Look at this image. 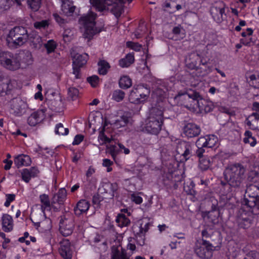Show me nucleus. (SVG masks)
<instances>
[{
	"label": "nucleus",
	"mask_w": 259,
	"mask_h": 259,
	"mask_svg": "<svg viewBox=\"0 0 259 259\" xmlns=\"http://www.w3.org/2000/svg\"><path fill=\"white\" fill-rule=\"evenodd\" d=\"M180 0H168L164 3V7L169 8L171 10V12H175L182 9L180 4H177Z\"/></svg>",
	"instance_id": "nucleus-37"
},
{
	"label": "nucleus",
	"mask_w": 259,
	"mask_h": 259,
	"mask_svg": "<svg viewBox=\"0 0 259 259\" xmlns=\"http://www.w3.org/2000/svg\"><path fill=\"white\" fill-rule=\"evenodd\" d=\"M35 151L39 155H40L42 157H45V158H47L48 157V156L46 155V154L52 156V154L53 153L52 151H50L48 148H43L39 146H37V147L35 149Z\"/></svg>",
	"instance_id": "nucleus-51"
},
{
	"label": "nucleus",
	"mask_w": 259,
	"mask_h": 259,
	"mask_svg": "<svg viewBox=\"0 0 259 259\" xmlns=\"http://www.w3.org/2000/svg\"><path fill=\"white\" fill-rule=\"evenodd\" d=\"M31 215L32 218H31V220L36 227L39 226L40 221L44 220L45 217V211L41 210V211L34 212L31 213Z\"/></svg>",
	"instance_id": "nucleus-34"
},
{
	"label": "nucleus",
	"mask_w": 259,
	"mask_h": 259,
	"mask_svg": "<svg viewBox=\"0 0 259 259\" xmlns=\"http://www.w3.org/2000/svg\"><path fill=\"white\" fill-rule=\"evenodd\" d=\"M218 137L214 135H207L200 137L196 142V145L206 148H212L216 145Z\"/></svg>",
	"instance_id": "nucleus-15"
},
{
	"label": "nucleus",
	"mask_w": 259,
	"mask_h": 259,
	"mask_svg": "<svg viewBox=\"0 0 259 259\" xmlns=\"http://www.w3.org/2000/svg\"><path fill=\"white\" fill-rule=\"evenodd\" d=\"M214 10L215 11V13L213 11L211 12V15L214 20L218 23H221L226 18L225 7L219 8L216 7Z\"/></svg>",
	"instance_id": "nucleus-25"
},
{
	"label": "nucleus",
	"mask_w": 259,
	"mask_h": 259,
	"mask_svg": "<svg viewBox=\"0 0 259 259\" xmlns=\"http://www.w3.org/2000/svg\"><path fill=\"white\" fill-rule=\"evenodd\" d=\"M251 208H246L243 205L238 211L236 215V223L240 229H247L253 224L254 215H258L259 214H255L252 212Z\"/></svg>",
	"instance_id": "nucleus-7"
},
{
	"label": "nucleus",
	"mask_w": 259,
	"mask_h": 259,
	"mask_svg": "<svg viewBox=\"0 0 259 259\" xmlns=\"http://www.w3.org/2000/svg\"><path fill=\"white\" fill-rule=\"evenodd\" d=\"M57 47L56 42L53 39L49 40L45 45V47L47 50L48 54L54 52Z\"/></svg>",
	"instance_id": "nucleus-49"
},
{
	"label": "nucleus",
	"mask_w": 259,
	"mask_h": 259,
	"mask_svg": "<svg viewBox=\"0 0 259 259\" xmlns=\"http://www.w3.org/2000/svg\"><path fill=\"white\" fill-rule=\"evenodd\" d=\"M112 259H129L127 256L125 251L122 249L120 251L118 249H116L112 252Z\"/></svg>",
	"instance_id": "nucleus-44"
},
{
	"label": "nucleus",
	"mask_w": 259,
	"mask_h": 259,
	"mask_svg": "<svg viewBox=\"0 0 259 259\" xmlns=\"http://www.w3.org/2000/svg\"><path fill=\"white\" fill-rule=\"evenodd\" d=\"M259 182L247 186L242 205L251 208L252 212L259 214Z\"/></svg>",
	"instance_id": "nucleus-3"
},
{
	"label": "nucleus",
	"mask_w": 259,
	"mask_h": 259,
	"mask_svg": "<svg viewBox=\"0 0 259 259\" xmlns=\"http://www.w3.org/2000/svg\"><path fill=\"white\" fill-rule=\"evenodd\" d=\"M91 5L96 10L99 12H103L106 9L107 4L109 5L107 0H90Z\"/></svg>",
	"instance_id": "nucleus-33"
},
{
	"label": "nucleus",
	"mask_w": 259,
	"mask_h": 259,
	"mask_svg": "<svg viewBox=\"0 0 259 259\" xmlns=\"http://www.w3.org/2000/svg\"><path fill=\"white\" fill-rule=\"evenodd\" d=\"M173 175L170 173L164 172L163 176V184L167 188H174V184L172 181Z\"/></svg>",
	"instance_id": "nucleus-40"
},
{
	"label": "nucleus",
	"mask_w": 259,
	"mask_h": 259,
	"mask_svg": "<svg viewBox=\"0 0 259 259\" xmlns=\"http://www.w3.org/2000/svg\"><path fill=\"white\" fill-rule=\"evenodd\" d=\"M124 97L125 93L119 89L114 91L112 95V99L117 102L122 101Z\"/></svg>",
	"instance_id": "nucleus-46"
},
{
	"label": "nucleus",
	"mask_w": 259,
	"mask_h": 259,
	"mask_svg": "<svg viewBox=\"0 0 259 259\" xmlns=\"http://www.w3.org/2000/svg\"><path fill=\"white\" fill-rule=\"evenodd\" d=\"M116 222L121 227L127 226L130 225L131 222L123 214H119L116 219Z\"/></svg>",
	"instance_id": "nucleus-42"
},
{
	"label": "nucleus",
	"mask_w": 259,
	"mask_h": 259,
	"mask_svg": "<svg viewBox=\"0 0 259 259\" xmlns=\"http://www.w3.org/2000/svg\"><path fill=\"white\" fill-rule=\"evenodd\" d=\"M193 145L190 142L179 140L176 147V154L175 155V162H186L195 156Z\"/></svg>",
	"instance_id": "nucleus-6"
},
{
	"label": "nucleus",
	"mask_w": 259,
	"mask_h": 259,
	"mask_svg": "<svg viewBox=\"0 0 259 259\" xmlns=\"http://www.w3.org/2000/svg\"><path fill=\"white\" fill-rule=\"evenodd\" d=\"M179 164L180 163H165L162 167V170L163 172L170 173L173 175L174 173L180 171L178 169Z\"/></svg>",
	"instance_id": "nucleus-31"
},
{
	"label": "nucleus",
	"mask_w": 259,
	"mask_h": 259,
	"mask_svg": "<svg viewBox=\"0 0 259 259\" xmlns=\"http://www.w3.org/2000/svg\"><path fill=\"white\" fill-rule=\"evenodd\" d=\"M99 79V77L96 75L88 77L87 78V81L91 84L92 87L94 88L98 86Z\"/></svg>",
	"instance_id": "nucleus-52"
},
{
	"label": "nucleus",
	"mask_w": 259,
	"mask_h": 259,
	"mask_svg": "<svg viewBox=\"0 0 259 259\" xmlns=\"http://www.w3.org/2000/svg\"><path fill=\"white\" fill-rule=\"evenodd\" d=\"M103 200V197L99 194H96L93 197V203L97 206H99L100 204V202Z\"/></svg>",
	"instance_id": "nucleus-64"
},
{
	"label": "nucleus",
	"mask_w": 259,
	"mask_h": 259,
	"mask_svg": "<svg viewBox=\"0 0 259 259\" xmlns=\"http://www.w3.org/2000/svg\"><path fill=\"white\" fill-rule=\"evenodd\" d=\"M20 68H25L33 63V58L30 53L27 52L24 54L19 55Z\"/></svg>",
	"instance_id": "nucleus-27"
},
{
	"label": "nucleus",
	"mask_w": 259,
	"mask_h": 259,
	"mask_svg": "<svg viewBox=\"0 0 259 259\" xmlns=\"http://www.w3.org/2000/svg\"><path fill=\"white\" fill-rule=\"evenodd\" d=\"M19 55L9 51L0 52V64L10 71H16L20 68Z\"/></svg>",
	"instance_id": "nucleus-8"
},
{
	"label": "nucleus",
	"mask_w": 259,
	"mask_h": 259,
	"mask_svg": "<svg viewBox=\"0 0 259 259\" xmlns=\"http://www.w3.org/2000/svg\"><path fill=\"white\" fill-rule=\"evenodd\" d=\"M150 89L147 84H139L134 87L129 95L130 101L135 104L144 103L148 99Z\"/></svg>",
	"instance_id": "nucleus-9"
},
{
	"label": "nucleus",
	"mask_w": 259,
	"mask_h": 259,
	"mask_svg": "<svg viewBox=\"0 0 259 259\" xmlns=\"http://www.w3.org/2000/svg\"><path fill=\"white\" fill-rule=\"evenodd\" d=\"M182 27L181 25H179L177 26H175L173 28L172 30V32L174 34L177 36L178 35H180V38L179 39H176V40H181L184 38L185 37V33H182Z\"/></svg>",
	"instance_id": "nucleus-55"
},
{
	"label": "nucleus",
	"mask_w": 259,
	"mask_h": 259,
	"mask_svg": "<svg viewBox=\"0 0 259 259\" xmlns=\"http://www.w3.org/2000/svg\"><path fill=\"white\" fill-rule=\"evenodd\" d=\"M46 117L45 112L38 110L33 112L27 118V123L31 126H35L41 123Z\"/></svg>",
	"instance_id": "nucleus-17"
},
{
	"label": "nucleus",
	"mask_w": 259,
	"mask_h": 259,
	"mask_svg": "<svg viewBox=\"0 0 259 259\" xmlns=\"http://www.w3.org/2000/svg\"><path fill=\"white\" fill-rule=\"evenodd\" d=\"M108 151L113 157L114 162H116L115 157L120 152H123L125 154H128L130 152V149L125 147L121 143H118L117 145H110L108 148Z\"/></svg>",
	"instance_id": "nucleus-22"
},
{
	"label": "nucleus",
	"mask_w": 259,
	"mask_h": 259,
	"mask_svg": "<svg viewBox=\"0 0 259 259\" xmlns=\"http://www.w3.org/2000/svg\"><path fill=\"white\" fill-rule=\"evenodd\" d=\"M247 80L250 85L255 89H259V82L257 83L256 81L257 78L255 74L250 75Z\"/></svg>",
	"instance_id": "nucleus-54"
},
{
	"label": "nucleus",
	"mask_w": 259,
	"mask_h": 259,
	"mask_svg": "<svg viewBox=\"0 0 259 259\" xmlns=\"http://www.w3.org/2000/svg\"><path fill=\"white\" fill-rule=\"evenodd\" d=\"M103 188H107V193H111L110 196L113 198L114 196V193L118 189V186L116 183H107L103 185Z\"/></svg>",
	"instance_id": "nucleus-43"
},
{
	"label": "nucleus",
	"mask_w": 259,
	"mask_h": 259,
	"mask_svg": "<svg viewBox=\"0 0 259 259\" xmlns=\"http://www.w3.org/2000/svg\"><path fill=\"white\" fill-rule=\"evenodd\" d=\"M27 4L32 11L36 12L40 8L41 0H27Z\"/></svg>",
	"instance_id": "nucleus-47"
},
{
	"label": "nucleus",
	"mask_w": 259,
	"mask_h": 259,
	"mask_svg": "<svg viewBox=\"0 0 259 259\" xmlns=\"http://www.w3.org/2000/svg\"><path fill=\"white\" fill-rule=\"evenodd\" d=\"M225 180L227 181L229 186L238 188L239 187L243 181V177L239 175L224 174Z\"/></svg>",
	"instance_id": "nucleus-21"
},
{
	"label": "nucleus",
	"mask_w": 259,
	"mask_h": 259,
	"mask_svg": "<svg viewBox=\"0 0 259 259\" xmlns=\"http://www.w3.org/2000/svg\"><path fill=\"white\" fill-rule=\"evenodd\" d=\"M3 229L6 232H10L13 228V222L11 215L5 214L2 217Z\"/></svg>",
	"instance_id": "nucleus-29"
},
{
	"label": "nucleus",
	"mask_w": 259,
	"mask_h": 259,
	"mask_svg": "<svg viewBox=\"0 0 259 259\" xmlns=\"http://www.w3.org/2000/svg\"><path fill=\"white\" fill-rule=\"evenodd\" d=\"M49 25V22L47 20H42L40 22L34 23V27L36 29L45 28Z\"/></svg>",
	"instance_id": "nucleus-62"
},
{
	"label": "nucleus",
	"mask_w": 259,
	"mask_h": 259,
	"mask_svg": "<svg viewBox=\"0 0 259 259\" xmlns=\"http://www.w3.org/2000/svg\"><path fill=\"white\" fill-rule=\"evenodd\" d=\"M245 168L240 163L229 164L225 169L224 174L244 176Z\"/></svg>",
	"instance_id": "nucleus-19"
},
{
	"label": "nucleus",
	"mask_w": 259,
	"mask_h": 259,
	"mask_svg": "<svg viewBox=\"0 0 259 259\" xmlns=\"http://www.w3.org/2000/svg\"><path fill=\"white\" fill-rule=\"evenodd\" d=\"M79 91L75 88H70L68 89V95L72 100H76L78 96Z\"/></svg>",
	"instance_id": "nucleus-59"
},
{
	"label": "nucleus",
	"mask_w": 259,
	"mask_h": 259,
	"mask_svg": "<svg viewBox=\"0 0 259 259\" xmlns=\"http://www.w3.org/2000/svg\"><path fill=\"white\" fill-rule=\"evenodd\" d=\"M200 132V126L193 122L186 123L183 128L184 134L188 138L198 136Z\"/></svg>",
	"instance_id": "nucleus-16"
},
{
	"label": "nucleus",
	"mask_w": 259,
	"mask_h": 259,
	"mask_svg": "<svg viewBox=\"0 0 259 259\" xmlns=\"http://www.w3.org/2000/svg\"><path fill=\"white\" fill-rule=\"evenodd\" d=\"M90 205L89 201L84 199L80 200L74 208V213L77 216L80 215L89 210Z\"/></svg>",
	"instance_id": "nucleus-23"
},
{
	"label": "nucleus",
	"mask_w": 259,
	"mask_h": 259,
	"mask_svg": "<svg viewBox=\"0 0 259 259\" xmlns=\"http://www.w3.org/2000/svg\"><path fill=\"white\" fill-rule=\"evenodd\" d=\"M74 223L72 217L67 218L65 215L60 217L59 222V230L64 236L71 235L73 231Z\"/></svg>",
	"instance_id": "nucleus-13"
},
{
	"label": "nucleus",
	"mask_w": 259,
	"mask_h": 259,
	"mask_svg": "<svg viewBox=\"0 0 259 259\" xmlns=\"http://www.w3.org/2000/svg\"><path fill=\"white\" fill-rule=\"evenodd\" d=\"M105 125H104L102 129L99 132V137L100 139L104 143H109L110 141V139L107 137L105 134Z\"/></svg>",
	"instance_id": "nucleus-60"
},
{
	"label": "nucleus",
	"mask_w": 259,
	"mask_h": 259,
	"mask_svg": "<svg viewBox=\"0 0 259 259\" xmlns=\"http://www.w3.org/2000/svg\"><path fill=\"white\" fill-rule=\"evenodd\" d=\"M39 227L45 231L50 230L52 227L51 220L49 218H45L42 221H40L39 226L36 227L37 229Z\"/></svg>",
	"instance_id": "nucleus-50"
},
{
	"label": "nucleus",
	"mask_w": 259,
	"mask_h": 259,
	"mask_svg": "<svg viewBox=\"0 0 259 259\" xmlns=\"http://www.w3.org/2000/svg\"><path fill=\"white\" fill-rule=\"evenodd\" d=\"M132 85V80L127 75H123L119 80V86L122 89H127Z\"/></svg>",
	"instance_id": "nucleus-35"
},
{
	"label": "nucleus",
	"mask_w": 259,
	"mask_h": 259,
	"mask_svg": "<svg viewBox=\"0 0 259 259\" xmlns=\"http://www.w3.org/2000/svg\"><path fill=\"white\" fill-rule=\"evenodd\" d=\"M10 106L15 116L22 115L24 108V103L20 98H16L12 99L10 101Z\"/></svg>",
	"instance_id": "nucleus-20"
},
{
	"label": "nucleus",
	"mask_w": 259,
	"mask_h": 259,
	"mask_svg": "<svg viewBox=\"0 0 259 259\" xmlns=\"http://www.w3.org/2000/svg\"><path fill=\"white\" fill-rule=\"evenodd\" d=\"M39 199L42 205L41 206V209L45 211V209L47 207L51 206V203L49 200V196L47 194H44L39 196Z\"/></svg>",
	"instance_id": "nucleus-45"
},
{
	"label": "nucleus",
	"mask_w": 259,
	"mask_h": 259,
	"mask_svg": "<svg viewBox=\"0 0 259 259\" xmlns=\"http://www.w3.org/2000/svg\"><path fill=\"white\" fill-rule=\"evenodd\" d=\"M22 179L26 183H28L32 177L28 171V169H23L21 171Z\"/></svg>",
	"instance_id": "nucleus-58"
},
{
	"label": "nucleus",
	"mask_w": 259,
	"mask_h": 259,
	"mask_svg": "<svg viewBox=\"0 0 259 259\" xmlns=\"http://www.w3.org/2000/svg\"><path fill=\"white\" fill-rule=\"evenodd\" d=\"M66 190L64 188L60 189L58 192L54 195L52 200V204H63L66 199Z\"/></svg>",
	"instance_id": "nucleus-28"
},
{
	"label": "nucleus",
	"mask_w": 259,
	"mask_h": 259,
	"mask_svg": "<svg viewBox=\"0 0 259 259\" xmlns=\"http://www.w3.org/2000/svg\"><path fill=\"white\" fill-rule=\"evenodd\" d=\"M69 129L65 128L62 123H57L55 128V133L59 136H66L69 134Z\"/></svg>",
	"instance_id": "nucleus-41"
},
{
	"label": "nucleus",
	"mask_w": 259,
	"mask_h": 259,
	"mask_svg": "<svg viewBox=\"0 0 259 259\" xmlns=\"http://www.w3.org/2000/svg\"><path fill=\"white\" fill-rule=\"evenodd\" d=\"M195 105H197L200 112L208 113L211 112L213 108V103L209 99L201 97L199 94V97L196 99Z\"/></svg>",
	"instance_id": "nucleus-14"
},
{
	"label": "nucleus",
	"mask_w": 259,
	"mask_h": 259,
	"mask_svg": "<svg viewBox=\"0 0 259 259\" xmlns=\"http://www.w3.org/2000/svg\"><path fill=\"white\" fill-rule=\"evenodd\" d=\"M195 185L192 181L190 182L189 185L184 184V190L188 195L194 196L196 194V192L194 190Z\"/></svg>",
	"instance_id": "nucleus-53"
},
{
	"label": "nucleus",
	"mask_w": 259,
	"mask_h": 259,
	"mask_svg": "<svg viewBox=\"0 0 259 259\" xmlns=\"http://www.w3.org/2000/svg\"><path fill=\"white\" fill-rule=\"evenodd\" d=\"M27 40L32 44L34 47H36L38 44L41 42L42 39L37 32L32 31L29 33H28Z\"/></svg>",
	"instance_id": "nucleus-32"
},
{
	"label": "nucleus",
	"mask_w": 259,
	"mask_h": 259,
	"mask_svg": "<svg viewBox=\"0 0 259 259\" xmlns=\"http://www.w3.org/2000/svg\"><path fill=\"white\" fill-rule=\"evenodd\" d=\"M60 244L59 251L60 255L65 259H70L72 255V250L69 240L67 239H63Z\"/></svg>",
	"instance_id": "nucleus-18"
},
{
	"label": "nucleus",
	"mask_w": 259,
	"mask_h": 259,
	"mask_svg": "<svg viewBox=\"0 0 259 259\" xmlns=\"http://www.w3.org/2000/svg\"><path fill=\"white\" fill-rule=\"evenodd\" d=\"M214 246L209 241L202 239V243L196 244L194 252L200 259H210L212 256Z\"/></svg>",
	"instance_id": "nucleus-11"
},
{
	"label": "nucleus",
	"mask_w": 259,
	"mask_h": 259,
	"mask_svg": "<svg viewBox=\"0 0 259 259\" xmlns=\"http://www.w3.org/2000/svg\"><path fill=\"white\" fill-rule=\"evenodd\" d=\"M14 162H31L29 156L25 154H20L15 157Z\"/></svg>",
	"instance_id": "nucleus-57"
},
{
	"label": "nucleus",
	"mask_w": 259,
	"mask_h": 259,
	"mask_svg": "<svg viewBox=\"0 0 259 259\" xmlns=\"http://www.w3.org/2000/svg\"><path fill=\"white\" fill-rule=\"evenodd\" d=\"M97 15L90 10L86 14L82 15L79 19V24L84 29L83 36L85 38L91 39L93 36L100 32L96 27V19Z\"/></svg>",
	"instance_id": "nucleus-4"
},
{
	"label": "nucleus",
	"mask_w": 259,
	"mask_h": 259,
	"mask_svg": "<svg viewBox=\"0 0 259 259\" xmlns=\"http://www.w3.org/2000/svg\"><path fill=\"white\" fill-rule=\"evenodd\" d=\"M15 48L22 46L27 41L28 32L25 27L23 26H15L11 29L8 34Z\"/></svg>",
	"instance_id": "nucleus-10"
},
{
	"label": "nucleus",
	"mask_w": 259,
	"mask_h": 259,
	"mask_svg": "<svg viewBox=\"0 0 259 259\" xmlns=\"http://www.w3.org/2000/svg\"><path fill=\"white\" fill-rule=\"evenodd\" d=\"M83 135L81 134H77L74 137V140L72 144L73 145H78L81 143V142L83 140Z\"/></svg>",
	"instance_id": "nucleus-63"
},
{
	"label": "nucleus",
	"mask_w": 259,
	"mask_h": 259,
	"mask_svg": "<svg viewBox=\"0 0 259 259\" xmlns=\"http://www.w3.org/2000/svg\"><path fill=\"white\" fill-rule=\"evenodd\" d=\"M183 174L184 172L181 171H177L176 172L174 173L172 181L174 182V188L175 189H177L178 187V183L183 181L184 179V177L183 176Z\"/></svg>",
	"instance_id": "nucleus-48"
},
{
	"label": "nucleus",
	"mask_w": 259,
	"mask_h": 259,
	"mask_svg": "<svg viewBox=\"0 0 259 259\" xmlns=\"http://www.w3.org/2000/svg\"><path fill=\"white\" fill-rule=\"evenodd\" d=\"M126 46L127 48H129L136 51H140L142 46L138 42H135L132 41H128L126 42Z\"/></svg>",
	"instance_id": "nucleus-56"
},
{
	"label": "nucleus",
	"mask_w": 259,
	"mask_h": 259,
	"mask_svg": "<svg viewBox=\"0 0 259 259\" xmlns=\"http://www.w3.org/2000/svg\"><path fill=\"white\" fill-rule=\"evenodd\" d=\"M89 58V55L87 53L76 54L73 57L72 62L73 74L75 75L76 79L81 78L80 69L86 65Z\"/></svg>",
	"instance_id": "nucleus-12"
},
{
	"label": "nucleus",
	"mask_w": 259,
	"mask_h": 259,
	"mask_svg": "<svg viewBox=\"0 0 259 259\" xmlns=\"http://www.w3.org/2000/svg\"><path fill=\"white\" fill-rule=\"evenodd\" d=\"M163 119V109L153 107L149 117L145 120L143 131L152 135H157L161 130Z\"/></svg>",
	"instance_id": "nucleus-2"
},
{
	"label": "nucleus",
	"mask_w": 259,
	"mask_h": 259,
	"mask_svg": "<svg viewBox=\"0 0 259 259\" xmlns=\"http://www.w3.org/2000/svg\"><path fill=\"white\" fill-rule=\"evenodd\" d=\"M98 65L99 66L98 73L100 75H106L110 68L109 63L104 60H100Z\"/></svg>",
	"instance_id": "nucleus-36"
},
{
	"label": "nucleus",
	"mask_w": 259,
	"mask_h": 259,
	"mask_svg": "<svg viewBox=\"0 0 259 259\" xmlns=\"http://www.w3.org/2000/svg\"><path fill=\"white\" fill-rule=\"evenodd\" d=\"M219 211H208L203 213V217L212 225L218 224L219 222Z\"/></svg>",
	"instance_id": "nucleus-24"
},
{
	"label": "nucleus",
	"mask_w": 259,
	"mask_h": 259,
	"mask_svg": "<svg viewBox=\"0 0 259 259\" xmlns=\"http://www.w3.org/2000/svg\"><path fill=\"white\" fill-rule=\"evenodd\" d=\"M199 97V93L190 90L186 92L180 91L174 97V103L178 106L190 109L195 105L196 99Z\"/></svg>",
	"instance_id": "nucleus-5"
},
{
	"label": "nucleus",
	"mask_w": 259,
	"mask_h": 259,
	"mask_svg": "<svg viewBox=\"0 0 259 259\" xmlns=\"http://www.w3.org/2000/svg\"><path fill=\"white\" fill-rule=\"evenodd\" d=\"M185 64L187 68L194 70L192 74L197 77H203L213 71V67L207 58H201L197 53L190 54L185 58Z\"/></svg>",
	"instance_id": "nucleus-1"
},
{
	"label": "nucleus",
	"mask_w": 259,
	"mask_h": 259,
	"mask_svg": "<svg viewBox=\"0 0 259 259\" xmlns=\"http://www.w3.org/2000/svg\"><path fill=\"white\" fill-rule=\"evenodd\" d=\"M149 223H146L145 225L144 228L142 227V225H141V226L138 227V229H139L138 232L137 231V226L136 225V226H134L133 228V232L135 234V237L137 238L138 237H141L143 236H144L146 232H147L149 229Z\"/></svg>",
	"instance_id": "nucleus-38"
},
{
	"label": "nucleus",
	"mask_w": 259,
	"mask_h": 259,
	"mask_svg": "<svg viewBox=\"0 0 259 259\" xmlns=\"http://www.w3.org/2000/svg\"><path fill=\"white\" fill-rule=\"evenodd\" d=\"M53 17L55 19V21L61 26H63L66 23V21L64 19L62 18L57 13L53 14Z\"/></svg>",
	"instance_id": "nucleus-61"
},
{
	"label": "nucleus",
	"mask_w": 259,
	"mask_h": 259,
	"mask_svg": "<svg viewBox=\"0 0 259 259\" xmlns=\"http://www.w3.org/2000/svg\"><path fill=\"white\" fill-rule=\"evenodd\" d=\"M61 10L67 16H71L74 13L75 7L69 0H62Z\"/></svg>",
	"instance_id": "nucleus-26"
},
{
	"label": "nucleus",
	"mask_w": 259,
	"mask_h": 259,
	"mask_svg": "<svg viewBox=\"0 0 259 259\" xmlns=\"http://www.w3.org/2000/svg\"><path fill=\"white\" fill-rule=\"evenodd\" d=\"M245 138L243 142L245 144L249 143L251 147H254L256 144V141L254 137H252V133L249 131H246L244 133Z\"/></svg>",
	"instance_id": "nucleus-39"
},
{
	"label": "nucleus",
	"mask_w": 259,
	"mask_h": 259,
	"mask_svg": "<svg viewBox=\"0 0 259 259\" xmlns=\"http://www.w3.org/2000/svg\"><path fill=\"white\" fill-rule=\"evenodd\" d=\"M135 58L134 54L128 53L126 55L124 58L120 59L119 60V65L122 68H126L129 67L134 62Z\"/></svg>",
	"instance_id": "nucleus-30"
}]
</instances>
